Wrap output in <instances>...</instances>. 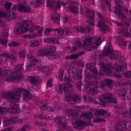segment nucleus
<instances>
[{
    "instance_id": "53",
    "label": "nucleus",
    "mask_w": 131,
    "mask_h": 131,
    "mask_svg": "<svg viewBox=\"0 0 131 131\" xmlns=\"http://www.w3.org/2000/svg\"><path fill=\"white\" fill-rule=\"evenodd\" d=\"M125 77L128 78H131V71H126L125 73Z\"/></svg>"
},
{
    "instance_id": "49",
    "label": "nucleus",
    "mask_w": 131,
    "mask_h": 131,
    "mask_svg": "<svg viewBox=\"0 0 131 131\" xmlns=\"http://www.w3.org/2000/svg\"><path fill=\"white\" fill-rule=\"evenodd\" d=\"M30 129V126L29 125H25L22 127L21 129V130L23 131H25Z\"/></svg>"
},
{
    "instance_id": "54",
    "label": "nucleus",
    "mask_w": 131,
    "mask_h": 131,
    "mask_svg": "<svg viewBox=\"0 0 131 131\" xmlns=\"http://www.w3.org/2000/svg\"><path fill=\"white\" fill-rule=\"evenodd\" d=\"M4 123L5 125H8L10 123L9 118H5L4 119Z\"/></svg>"
},
{
    "instance_id": "64",
    "label": "nucleus",
    "mask_w": 131,
    "mask_h": 131,
    "mask_svg": "<svg viewBox=\"0 0 131 131\" xmlns=\"http://www.w3.org/2000/svg\"><path fill=\"white\" fill-rule=\"evenodd\" d=\"M63 30H64V31H65V33L64 34V35L67 36L68 35L69 33L70 32V30L69 29H68L67 28H65Z\"/></svg>"
},
{
    "instance_id": "62",
    "label": "nucleus",
    "mask_w": 131,
    "mask_h": 131,
    "mask_svg": "<svg viewBox=\"0 0 131 131\" xmlns=\"http://www.w3.org/2000/svg\"><path fill=\"white\" fill-rule=\"evenodd\" d=\"M9 54L6 53H2L1 54V56L2 57H6L7 58H8V57L9 56Z\"/></svg>"
},
{
    "instance_id": "22",
    "label": "nucleus",
    "mask_w": 131,
    "mask_h": 131,
    "mask_svg": "<svg viewBox=\"0 0 131 131\" xmlns=\"http://www.w3.org/2000/svg\"><path fill=\"white\" fill-rule=\"evenodd\" d=\"M104 83L106 85L107 87L110 89H112L113 84V81L110 78H105L104 81Z\"/></svg>"
},
{
    "instance_id": "11",
    "label": "nucleus",
    "mask_w": 131,
    "mask_h": 131,
    "mask_svg": "<svg viewBox=\"0 0 131 131\" xmlns=\"http://www.w3.org/2000/svg\"><path fill=\"white\" fill-rule=\"evenodd\" d=\"M113 47L111 44L108 43L106 45L104 51L102 53V55L104 57L110 55L112 52Z\"/></svg>"
},
{
    "instance_id": "57",
    "label": "nucleus",
    "mask_w": 131,
    "mask_h": 131,
    "mask_svg": "<svg viewBox=\"0 0 131 131\" xmlns=\"http://www.w3.org/2000/svg\"><path fill=\"white\" fill-rule=\"evenodd\" d=\"M106 20V18L103 16L101 17L99 19V20L97 22V24L99 21H100L101 23H104L103 22L104 21Z\"/></svg>"
},
{
    "instance_id": "24",
    "label": "nucleus",
    "mask_w": 131,
    "mask_h": 131,
    "mask_svg": "<svg viewBox=\"0 0 131 131\" xmlns=\"http://www.w3.org/2000/svg\"><path fill=\"white\" fill-rule=\"evenodd\" d=\"M97 26L98 27H101L102 28V31L103 32H105L107 31L109 29L108 27L104 23H101L99 21L97 24Z\"/></svg>"
},
{
    "instance_id": "2",
    "label": "nucleus",
    "mask_w": 131,
    "mask_h": 131,
    "mask_svg": "<svg viewBox=\"0 0 131 131\" xmlns=\"http://www.w3.org/2000/svg\"><path fill=\"white\" fill-rule=\"evenodd\" d=\"M92 39H84V40L80 39L78 40H75L74 41L73 46L77 47H82L86 49L87 51H90L92 49H93L95 47L100 45L102 41L100 37H96L94 40L93 43L92 42Z\"/></svg>"
},
{
    "instance_id": "36",
    "label": "nucleus",
    "mask_w": 131,
    "mask_h": 131,
    "mask_svg": "<svg viewBox=\"0 0 131 131\" xmlns=\"http://www.w3.org/2000/svg\"><path fill=\"white\" fill-rule=\"evenodd\" d=\"M118 43L121 47L126 48V46L127 44V41L125 42V41L122 40L120 42H118Z\"/></svg>"
},
{
    "instance_id": "25",
    "label": "nucleus",
    "mask_w": 131,
    "mask_h": 131,
    "mask_svg": "<svg viewBox=\"0 0 131 131\" xmlns=\"http://www.w3.org/2000/svg\"><path fill=\"white\" fill-rule=\"evenodd\" d=\"M59 14L56 13H53L51 15V19L55 23L58 24L59 23Z\"/></svg>"
},
{
    "instance_id": "14",
    "label": "nucleus",
    "mask_w": 131,
    "mask_h": 131,
    "mask_svg": "<svg viewBox=\"0 0 131 131\" xmlns=\"http://www.w3.org/2000/svg\"><path fill=\"white\" fill-rule=\"evenodd\" d=\"M63 89L65 93V98L66 96H69L71 93V90L72 89V85L69 83H65L63 85Z\"/></svg>"
},
{
    "instance_id": "4",
    "label": "nucleus",
    "mask_w": 131,
    "mask_h": 131,
    "mask_svg": "<svg viewBox=\"0 0 131 131\" xmlns=\"http://www.w3.org/2000/svg\"><path fill=\"white\" fill-rule=\"evenodd\" d=\"M92 113L90 112H85L82 111L81 113V115L84 118L87 120L90 121L91 118L93 116L92 114H93L95 116H104L106 115L107 112L104 110H95L94 109H91Z\"/></svg>"
},
{
    "instance_id": "34",
    "label": "nucleus",
    "mask_w": 131,
    "mask_h": 131,
    "mask_svg": "<svg viewBox=\"0 0 131 131\" xmlns=\"http://www.w3.org/2000/svg\"><path fill=\"white\" fill-rule=\"evenodd\" d=\"M39 44V41L37 40L32 41L30 43V46L32 47L38 46Z\"/></svg>"
},
{
    "instance_id": "27",
    "label": "nucleus",
    "mask_w": 131,
    "mask_h": 131,
    "mask_svg": "<svg viewBox=\"0 0 131 131\" xmlns=\"http://www.w3.org/2000/svg\"><path fill=\"white\" fill-rule=\"evenodd\" d=\"M38 117L40 119H46L51 120L53 117L51 115L50 116L44 113H42L41 114L38 115Z\"/></svg>"
},
{
    "instance_id": "7",
    "label": "nucleus",
    "mask_w": 131,
    "mask_h": 131,
    "mask_svg": "<svg viewBox=\"0 0 131 131\" xmlns=\"http://www.w3.org/2000/svg\"><path fill=\"white\" fill-rule=\"evenodd\" d=\"M31 21H28V20H25L20 26V28H16L14 29V33L17 35H18L23 32H26L27 31L30 24Z\"/></svg>"
},
{
    "instance_id": "46",
    "label": "nucleus",
    "mask_w": 131,
    "mask_h": 131,
    "mask_svg": "<svg viewBox=\"0 0 131 131\" xmlns=\"http://www.w3.org/2000/svg\"><path fill=\"white\" fill-rule=\"evenodd\" d=\"M9 47H16L19 46L20 43L18 42H16L14 41L8 44Z\"/></svg>"
},
{
    "instance_id": "44",
    "label": "nucleus",
    "mask_w": 131,
    "mask_h": 131,
    "mask_svg": "<svg viewBox=\"0 0 131 131\" xmlns=\"http://www.w3.org/2000/svg\"><path fill=\"white\" fill-rule=\"evenodd\" d=\"M7 41L6 39L2 38L0 39V43L3 46L5 47L7 45Z\"/></svg>"
},
{
    "instance_id": "50",
    "label": "nucleus",
    "mask_w": 131,
    "mask_h": 131,
    "mask_svg": "<svg viewBox=\"0 0 131 131\" xmlns=\"http://www.w3.org/2000/svg\"><path fill=\"white\" fill-rule=\"evenodd\" d=\"M12 4L11 3L9 2L6 3L5 4L6 8L7 10H9V9L12 5Z\"/></svg>"
},
{
    "instance_id": "16",
    "label": "nucleus",
    "mask_w": 131,
    "mask_h": 131,
    "mask_svg": "<svg viewBox=\"0 0 131 131\" xmlns=\"http://www.w3.org/2000/svg\"><path fill=\"white\" fill-rule=\"evenodd\" d=\"M85 53V52L82 51H81L78 52L75 54H72L69 55L66 57V58L67 59L74 60L78 58L79 56L82 55Z\"/></svg>"
},
{
    "instance_id": "17",
    "label": "nucleus",
    "mask_w": 131,
    "mask_h": 131,
    "mask_svg": "<svg viewBox=\"0 0 131 131\" xmlns=\"http://www.w3.org/2000/svg\"><path fill=\"white\" fill-rule=\"evenodd\" d=\"M75 119L72 118L73 121V124L75 127L79 128V127L84 126L85 124L83 122L78 119Z\"/></svg>"
},
{
    "instance_id": "31",
    "label": "nucleus",
    "mask_w": 131,
    "mask_h": 131,
    "mask_svg": "<svg viewBox=\"0 0 131 131\" xmlns=\"http://www.w3.org/2000/svg\"><path fill=\"white\" fill-rule=\"evenodd\" d=\"M118 7H119L125 12L127 13V15L128 16L131 15V10H130L129 11V13H128V9L127 7H126L124 6H121V5H118Z\"/></svg>"
},
{
    "instance_id": "37",
    "label": "nucleus",
    "mask_w": 131,
    "mask_h": 131,
    "mask_svg": "<svg viewBox=\"0 0 131 131\" xmlns=\"http://www.w3.org/2000/svg\"><path fill=\"white\" fill-rule=\"evenodd\" d=\"M54 31V30L52 29L46 28L44 31V33L43 34V36H48L51 31Z\"/></svg>"
},
{
    "instance_id": "42",
    "label": "nucleus",
    "mask_w": 131,
    "mask_h": 131,
    "mask_svg": "<svg viewBox=\"0 0 131 131\" xmlns=\"http://www.w3.org/2000/svg\"><path fill=\"white\" fill-rule=\"evenodd\" d=\"M28 20L30 21H31V23L30 24L31 27V28L36 30H38L40 28V27L39 26H35V23L34 22H33L32 20Z\"/></svg>"
},
{
    "instance_id": "51",
    "label": "nucleus",
    "mask_w": 131,
    "mask_h": 131,
    "mask_svg": "<svg viewBox=\"0 0 131 131\" xmlns=\"http://www.w3.org/2000/svg\"><path fill=\"white\" fill-rule=\"evenodd\" d=\"M52 80L51 79H49L47 83V87H51L52 86Z\"/></svg>"
},
{
    "instance_id": "47",
    "label": "nucleus",
    "mask_w": 131,
    "mask_h": 131,
    "mask_svg": "<svg viewBox=\"0 0 131 131\" xmlns=\"http://www.w3.org/2000/svg\"><path fill=\"white\" fill-rule=\"evenodd\" d=\"M55 110V108L51 107L49 106H47V105L46 110L49 112H52L54 111Z\"/></svg>"
},
{
    "instance_id": "1",
    "label": "nucleus",
    "mask_w": 131,
    "mask_h": 131,
    "mask_svg": "<svg viewBox=\"0 0 131 131\" xmlns=\"http://www.w3.org/2000/svg\"><path fill=\"white\" fill-rule=\"evenodd\" d=\"M21 95L23 99L26 100L31 96V93L29 91L21 88L16 89L14 92H8L4 93L3 97L7 99L8 101L12 102L8 107L9 109L17 110L19 108V104L14 102H19Z\"/></svg>"
},
{
    "instance_id": "35",
    "label": "nucleus",
    "mask_w": 131,
    "mask_h": 131,
    "mask_svg": "<svg viewBox=\"0 0 131 131\" xmlns=\"http://www.w3.org/2000/svg\"><path fill=\"white\" fill-rule=\"evenodd\" d=\"M45 41L51 43H57L58 42V40L56 38H54L46 39Z\"/></svg>"
},
{
    "instance_id": "6",
    "label": "nucleus",
    "mask_w": 131,
    "mask_h": 131,
    "mask_svg": "<svg viewBox=\"0 0 131 131\" xmlns=\"http://www.w3.org/2000/svg\"><path fill=\"white\" fill-rule=\"evenodd\" d=\"M54 121L58 128L60 129V130L59 129L56 131H62V130L67 129L65 117L60 116H57L54 118Z\"/></svg>"
},
{
    "instance_id": "40",
    "label": "nucleus",
    "mask_w": 131,
    "mask_h": 131,
    "mask_svg": "<svg viewBox=\"0 0 131 131\" xmlns=\"http://www.w3.org/2000/svg\"><path fill=\"white\" fill-rule=\"evenodd\" d=\"M114 67L113 69L115 68V70H116L117 72H120L122 70V66L118 64H116L114 65Z\"/></svg>"
},
{
    "instance_id": "45",
    "label": "nucleus",
    "mask_w": 131,
    "mask_h": 131,
    "mask_svg": "<svg viewBox=\"0 0 131 131\" xmlns=\"http://www.w3.org/2000/svg\"><path fill=\"white\" fill-rule=\"evenodd\" d=\"M7 111V108L5 107H0V115L5 114Z\"/></svg>"
},
{
    "instance_id": "39",
    "label": "nucleus",
    "mask_w": 131,
    "mask_h": 131,
    "mask_svg": "<svg viewBox=\"0 0 131 131\" xmlns=\"http://www.w3.org/2000/svg\"><path fill=\"white\" fill-rule=\"evenodd\" d=\"M47 4L50 7H52L54 6L55 5H56V2L54 0H48Z\"/></svg>"
},
{
    "instance_id": "32",
    "label": "nucleus",
    "mask_w": 131,
    "mask_h": 131,
    "mask_svg": "<svg viewBox=\"0 0 131 131\" xmlns=\"http://www.w3.org/2000/svg\"><path fill=\"white\" fill-rule=\"evenodd\" d=\"M87 92L90 94H96L97 93L98 91L97 89L91 87L88 90Z\"/></svg>"
},
{
    "instance_id": "8",
    "label": "nucleus",
    "mask_w": 131,
    "mask_h": 131,
    "mask_svg": "<svg viewBox=\"0 0 131 131\" xmlns=\"http://www.w3.org/2000/svg\"><path fill=\"white\" fill-rule=\"evenodd\" d=\"M67 69L69 76L70 78L75 79H76V78L78 79H82V76L81 75H80L79 77L77 76H76V71L75 67L71 64L69 65L68 66Z\"/></svg>"
},
{
    "instance_id": "3",
    "label": "nucleus",
    "mask_w": 131,
    "mask_h": 131,
    "mask_svg": "<svg viewBox=\"0 0 131 131\" xmlns=\"http://www.w3.org/2000/svg\"><path fill=\"white\" fill-rule=\"evenodd\" d=\"M23 67L21 65L19 64L15 66L13 70L8 69L5 71L7 76L6 77V81L7 82H10L14 80L19 79L21 76L22 74L20 71L23 70Z\"/></svg>"
},
{
    "instance_id": "55",
    "label": "nucleus",
    "mask_w": 131,
    "mask_h": 131,
    "mask_svg": "<svg viewBox=\"0 0 131 131\" xmlns=\"http://www.w3.org/2000/svg\"><path fill=\"white\" fill-rule=\"evenodd\" d=\"M119 17V18L124 19V20L125 21L124 23L126 22V15H124L123 13H122Z\"/></svg>"
},
{
    "instance_id": "48",
    "label": "nucleus",
    "mask_w": 131,
    "mask_h": 131,
    "mask_svg": "<svg viewBox=\"0 0 131 131\" xmlns=\"http://www.w3.org/2000/svg\"><path fill=\"white\" fill-rule=\"evenodd\" d=\"M25 37L27 38H33L37 37V35L35 34H32L31 35H28L27 34L25 35Z\"/></svg>"
},
{
    "instance_id": "56",
    "label": "nucleus",
    "mask_w": 131,
    "mask_h": 131,
    "mask_svg": "<svg viewBox=\"0 0 131 131\" xmlns=\"http://www.w3.org/2000/svg\"><path fill=\"white\" fill-rule=\"evenodd\" d=\"M106 20V18L103 16L101 17L99 19V20L97 22V24L99 21H100L101 23H104L103 22L104 21Z\"/></svg>"
},
{
    "instance_id": "38",
    "label": "nucleus",
    "mask_w": 131,
    "mask_h": 131,
    "mask_svg": "<svg viewBox=\"0 0 131 131\" xmlns=\"http://www.w3.org/2000/svg\"><path fill=\"white\" fill-rule=\"evenodd\" d=\"M56 90L59 93H61L62 92V85L59 84L55 87Z\"/></svg>"
},
{
    "instance_id": "20",
    "label": "nucleus",
    "mask_w": 131,
    "mask_h": 131,
    "mask_svg": "<svg viewBox=\"0 0 131 131\" xmlns=\"http://www.w3.org/2000/svg\"><path fill=\"white\" fill-rule=\"evenodd\" d=\"M28 81L32 84H37L40 81V79L38 77L30 76L28 78Z\"/></svg>"
},
{
    "instance_id": "63",
    "label": "nucleus",
    "mask_w": 131,
    "mask_h": 131,
    "mask_svg": "<svg viewBox=\"0 0 131 131\" xmlns=\"http://www.w3.org/2000/svg\"><path fill=\"white\" fill-rule=\"evenodd\" d=\"M64 81L65 82H70V83H73V82L70 79L67 77H64Z\"/></svg>"
},
{
    "instance_id": "52",
    "label": "nucleus",
    "mask_w": 131,
    "mask_h": 131,
    "mask_svg": "<svg viewBox=\"0 0 131 131\" xmlns=\"http://www.w3.org/2000/svg\"><path fill=\"white\" fill-rule=\"evenodd\" d=\"M97 83L96 81H92L89 82L88 84L93 86H97Z\"/></svg>"
},
{
    "instance_id": "26",
    "label": "nucleus",
    "mask_w": 131,
    "mask_h": 131,
    "mask_svg": "<svg viewBox=\"0 0 131 131\" xmlns=\"http://www.w3.org/2000/svg\"><path fill=\"white\" fill-rule=\"evenodd\" d=\"M48 50V52H50V54L48 55V56H52V58L53 59H54L56 58V57L55 56H53V52H55L56 51V48L55 47L52 46H49L48 48H46Z\"/></svg>"
},
{
    "instance_id": "10",
    "label": "nucleus",
    "mask_w": 131,
    "mask_h": 131,
    "mask_svg": "<svg viewBox=\"0 0 131 131\" xmlns=\"http://www.w3.org/2000/svg\"><path fill=\"white\" fill-rule=\"evenodd\" d=\"M80 95L74 96L71 95V94L69 96H66L64 100L65 101H68L70 103L74 104L75 102H79L80 101Z\"/></svg>"
},
{
    "instance_id": "58",
    "label": "nucleus",
    "mask_w": 131,
    "mask_h": 131,
    "mask_svg": "<svg viewBox=\"0 0 131 131\" xmlns=\"http://www.w3.org/2000/svg\"><path fill=\"white\" fill-rule=\"evenodd\" d=\"M122 31V33L124 36H128V28H126L125 30H123Z\"/></svg>"
},
{
    "instance_id": "30",
    "label": "nucleus",
    "mask_w": 131,
    "mask_h": 131,
    "mask_svg": "<svg viewBox=\"0 0 131 131\" xmlns=\"http://www.w3.org/2000/svg\"><path fill=\"white\" fill-rule=\"evenodd\" d=\"M27 56L28 60L30 62L33 63L34 65H36L37 64L38 61L34 57L31 55L28 54Z\"/></svg>"
},
{
    "instance_id": "41",
    "label": "nucleus",
    "mask_w": 131,
    "mask_h": 131,
    "mask_svg": "<svg viewBox=\"0 0 131 131\" xmlns=\"http://www.w3.org/2000/svg\"><path fill=\"white\" fill-rule=\"evenodd\" d=\"M111 66L109 64H103L102 66V68L104 70H109L111 69Z\"/></svg>"
},
{
    "instance_id": "28",
    "label": "nucleus",
    "mask_w": 131,
    "mask_h": 131,
    "mask_svg": "<svg viewBox=\"0 0 131 131\" xmlns=\"http://www.w3.org/2000/svg\"><path fill=\"white\" fill-rule=\"evenodd\" d=\"M42 3L41 0H33L30 2L33 6L35 8H38Z\"/></svg>"
},
{
    "instance_id": "13",
    "label": "nucleus",
    "mask_w": 131,
    "mask_h": 131,
    "mask_svg": "<svg viewBox=\"0 0 131 131\" xmlns=\"http://www.w3.org/2000/svg\"><path fill=\"white\" fill-rule=\"evenodd\" d=\"M126 120H123L122 122H117L115 123V128L119 130H122L126 128L127 124Z\"/></svg>"
},
{
    "instance_id": "33",
    "label": "nucleus",
    "mask_w": 131,
    "mask_h": 131,
    "mask_svg": "<svg viewBox=\"0 0 131 131\" xmlns=\"http://www.w3.org/2000/svg\"><path fill=\"white\" fill-rule=\"evenodd\" d=\"M120 54L117 51L111 53L110 54V57L111 58L115 59L118 58L119 56H120Z\"/></svg>"
},
{
    "instance_id": "29",
    "label": "nucleus",
    "mask_w": 131,
    "mask_h": 131,
    "mask_svg": "<svg viewBox=\"0 0 131 131\" xmlns=\"http://www.w3.org/2000/svg\"><path fill=\"white\" fill-rule=\"evenodd\" d=\"M78 30L79 31L82 33H89L91 29L89 28V26L86 27V29L83 27H78Z\"/></svg>"
},
{
    "instance_id": "21",
    "label": "nucleus",
    "mask_w": 131,
    "mask_h": 131,
    "mask_svg": "<svg viewBox=\"0 0 131 131\" xmlns=\"http://www.w3.org/2000/svg\"><path fill=\"white\" fill-rule=\"evenodd\" d=\"M68 7L69 9L74 15H77L78 14V7L77 6L69 5Z\"/></svg>"
},
{
    "instance_id": "43",
    "label": "nucleus",
    "mask_w": 131,
    "mask_h": 131,
    "mask_svg": "<svg viewBox=\"0 0 131 131\" xmlns=\"http://www.w3.org/2000/svg\"><path fill=\"white\" fill-rule=\"evenodd\" d=\"M26 53L25 51H22L19 52V57L20 58L23 59H24Z\"/></svg>"
},
{
    "instance_id": "19",
    "label": "nucleus",
    "mask_w": 131,
    "mask_h": 131,
    "mask_svg": "<svg viewBox=\"0 0 131 131\" xmlns=\"http://www.w3.org/2000/svg\"><path fill=\"white\" fill-rule=\"evenodd\" d=\"M48 50L46 48L43 49L39 50L37 52V54L39 56L43 57L44 56H48V55L50 54V52H48Z\"/></svg>"
},
{
    "instance_id": "5",
    "label": "nucleus",
    "mask_w": 131,
    "mask_h": 131,
    "mask_svg": "<svg viewBox=\"0 0 131 131\" xmlns=\"http://www.w3.org/2000/svg\"><path fill=\"white\" fill-rule=\"evenodd\" d=\"M99 98L101 101L100 104L102 105H105L106 103L104 100H106L109 103H116L117 101L114 96L112 94L110 93H106L104 95H101L99 96Z\"/></svg>"
},
{
    "instance_id": "15",
    "label": "nucleus",
    "mask_w": 131,
    "mask_h": 131,
    "mask_svg": "<svg viewBox=\"0 0 131 131\" xmlns=\"http://www.w3.org/2000/svg\"><path fill=\"white\" fill-rule=\"evenodd\" d=\"M65 113L66 115L69 116L73 119L77 118L78 116L75 111L72 109H68L66 110L65 111Z\"/></svg>"
},
{
    "instance_id": "12",
    "label": "nucleus",
    "mask_w": 131,
    "mask_h": 131,
    "mask_svg": "<svg viewBox=\"0 0 131 131\" xmlns=\"http://www.w3.org/2000/svg\"><path fill=\"white\" fill-rule=\"evenodd\" d=\"M17 8L18 10L21 12L29 13L31 12L29 7L23 4H19L17 5Z\"/></svg>"
},
{
    "instance_id": "60",
    "label": "nucleus",
    "mask_w": 131,
    "mask_h": 131,
    "mask_svg": "<svg viewBox=\"0 0 131 131\" xmlns=\"http://www.w3.org/2000/svg\"><path fill=\"white\" fill-rule=\"evenodd\" d=\"M8 58L11 59L12 60L14 61V62H16V58L14 56L9 55Z\"/></svg>"
},
{
    "instance_id": "59",
    "label": "nucleus",
    "mask_w": 131,
    "mask_h": 131,
    "mask_svg": "<svg viewBox=\"0 0 131 131\" xmlns=\"http://www.w3.org/2000/svg\"><path fill=\"white\" fill-rule=\"evenodd\" d=\"M81 82L80 81L78 82L76 84V86L77 88L79 89V91H81Z\"/></svg>"
},
{
    "instance_id": "18",
    "label": "nucleus",
    "mask_w": 131,
    "mask_h": 131,
    "mask_svg": "<svg viewBox=\"0 0 131 131\" xmlns=\"http://www.w3.org/2000/svg\"><path fill=\"white\" fill-rule=\"evenodd\" d=\"M8 15L5 12H2L0 11V24H1V27H5L6 24L3 20L1 17L4 18L6 19L8 18Z\"/></svg>"
},
{
    "instance_id": "9",
    "label": "nucleus",
    "mask_w": 131,
    "mask_h": 131,
    "mask_svg": "<svg viewBox=\"0 0 131 131\" xmlns=\"http://www.w3.org/2000/svg\"><path fill=\"white\" fill-rule=\"evenodd\" d=\"M81 14H82L84 11L85 12V17L91 20H93V19L95 16V12L92 10H90L88 8H80Z\"/></svg>"
},
{
    "instance_id": "61",
    "label": "nucleus",
    "mask_w": 131,
    "mask_h": 131,
    "mask_svg": "<svg viewBox=\"0 0 131 131\" xmlns=\"http://www.w3.org/2000/svg\"><path fill=\"white\" fill-rule=\"evenodd\" d=\"M10 123H15L17 120V118L16 117H12L9 118Z\"/></svg>"
},
{
    "instance_id": "23",
    "label": "nucleus",
    "mask_w": 131,
    "mask_h": 131,
    "mask_svg": "<svg viewBox=\"0 0 131 131\" xmlns=\"http://www.w3.org/2000/svg\"><path fill=\"white\" fill-rule=\"evenodd\" d=\"M54 31L55 35L58 37H63L64 35V30L63 29L59 30L57 29L54 30Z\"/></svg>"
}]
</instances>
